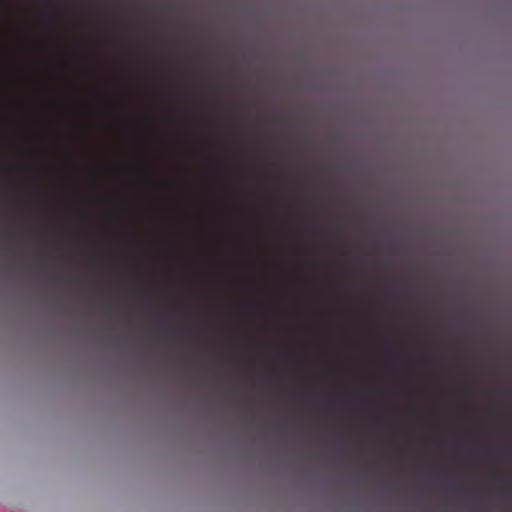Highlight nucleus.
<instances>
[{
    "label": "nucleus",
    "mask_w": 512,
    "mask_h": 512,
    "mask_svg": "<svg viewBox=\"0 0 512 512\" xmlns=\"http://www.w3.org/2000/svg\"><path fill=\"white\" fill-rule=\"evenodd\" d=\"M481 451H482V452H485L486 450H485V449H482Z\"/></svg>",
    "instance_id": "423d86ee"
},
{
    "label": "nucleus",
    "mask_w": 512,
    "mask_h": 512,
    "mask_svg": "<svg viewBox=\"0 0 512 512\" xmlns=\"http://www.w3.org/2000/svg\"><path fill=\"white\" fill-rule=\"evenodd\" d=\"M455 448H458L457 446ZM486 448H491L490 446H487ZM509 448H512V446H510Z\"/></svg>",
    "instance_id": "39448f33"
},
{
    "label": "nucleus",
    "mask_w": 512,
    "mask_h": 512,
    "mask_svg": "<svg viewBox=\"0 0 512 512\" xmlns=\"http://www.w3.org/2000/svg\"><path fill=\"white\" fill-rule=\"evenodd\" d=\"M494 426H495L494 427L495 429L504 430V431H506L510 428V425L507 421H501L499 423H496Z\"/></svg>",
    "instance_id": "7ed1b4c3"
},
{
    "label": "nucleus",
    "mask_w": 512,
    "mask_h": 512,
    "mask_svg": "<svg viewBox=\"0 0 512 512\" xmlns=\"http://www.w3.org/2000/svg\"><path fill=\"white\" fill-rule=\"evenodd\" d=\"M364 420L377 428H389L393 422L392 417L387 413H375L365 417Z\"/></svg>",
    "instance_id": "f257e3e1"
},
{
    "label": "nucleus",
    "mask_w": 512,
    "mask_h": 512,
    "mask_svg": "<svg viewBox=\"0 0 512 512\" xmlns=\"http://www.w3.org/2000/svg\"><path fill=\"white\" fill-rule=\"evenodd\" d=\"M413 422L419 427H428L431 425V419L426 414H418L413 418Z\"/></svg>",
    "instance_id": "f03ea898"
},
{
    "label": "nucleus",
    "mask_w": 512,
    "mask_h": 512,
    "mask_svg": "<svg viewBox=\"0 0 512 512\" xmlns=\"http://www.w3.org/2000/svg\"><path fill=\"white\" fill-rule=\"evenodd\" d=\"M474 427L477 430H490L491 429L490 425H487L485 423H474Z\"/></svg>",
    "instance_id": "20e7f679"
}]
</instances>
